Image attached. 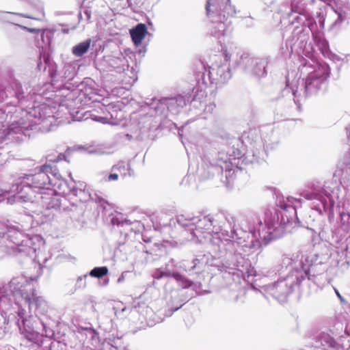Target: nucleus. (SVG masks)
<instances>
[{
    "mask_svg": "<svg viewBox=\"0 0 350 350\" xmlns=\"http://www.w3.org/2000/svg\"><path fill=\"white\" fill-rule=\"evenodd\" d=\"M299 199L291 196L280 197L277 200V208H272L265 213L264 223L259 221L258 226L249 232L235 228V217L228 213H218L203 217L186 218L180 215L178 224L187 228L189 232V241L196 243L208 244L214 252L220 251L223 241L228 245H237L234 253L229 254L224 262L217 265L220 271L237 275L239 278L249 273L250 262L242 252L250 255L256 252L262 243L282 237L288 229L291 221L296 215Z\"/></svg>",
    "mask_w": 350,
    "mask_h": 350,
    "instance_id": "1",
    "label": "nucleus"
},
{
    "mask_svg": "<svg viewBox=\"0 0 350 350\" xmlns=\"http://www.w3.org/2000/svg\"><path fill=\"white\" fill-rule=\"evenodd\" d=\"M61 176L58 170L50 165H42L38 172L27 174L10 190L0 188V201L7 198L8 204L29 203V209L37 215L42 209H57L60 206L59 183Z\"/></svg>",
    "mask_w": 350,
    "mask_h": 350,
    "instance_id": "2",
    "label": "nucleus"
},
{
    "mask_svg": "<svg viewBox=\"0 0 350 350\" xmlns=\"http://www.w3.org/2000/svg\"><path fill=\"white\" fill-rule=\"evenodd\" d=\"M52 89V85L46 83L42 86L35 88L34 92H29L26 96L23 92H16V96L20 102L32 101L33 105L19 122H13L5 129H0V142L13 134L27 135L29 129L42 132L52 130L56 125L55 107L49 104V100L54 96Z\"/></svg>",
    "mask_w": 350,
    "mask_h": 350,
    "instance_id": "3",
    "label": "nucleus"
},
{
    "mask_svg": "<svg viewBox=\"0 0 350 350\" xmlns=\"http://www.w3.org/2000/svg\"><path fill=\"white\" fill-rule=\"evenodd\" d=\"M242 152L238 149L226 147L215 154H207L202 158L204 178L219 176L224 171L227 180L230 183L235 176L236 172L241 169L243 161Z\"/></svg>",
    "mask_w": 350,
    "mask_h": 350,
    "instance_id": "4",
    "label": "nucleus"
},
{
    "mask_svg": "<svg viewBox=\"0 0 350 350\" xmlns=\"http://www.w3.org/2000/svg\"><path fill=\"white\" fill-rule=\"evenodd\" d=\"M311 191H304L301 196L309 200H316L314 208L319 214L332 213L334 207L344 206L346 201V191L336 183H329L324 185L322 193L312 185Z\"/></svg>",
    "mask_w": 350,
    "mask_h": 350,
    "instance_id": "5",
    "label": "nucleus"
},
{
    "mask_svg": "<svg viewBox=\"0 0 350 350\" xmlns=\"http://www.w3.org/2000/svg\"><path fill=\"white\" fill-rule=\"evenodd\" d=\"M7 229L6 252L11 255L37 256L44 245L43 239L38 234L29 236L14 226H4Z\"/></svg>",
    "mask_w": 350,
    "mask_h": 350,
    "instance_id": "6",
    "label": "nucleus"
},
{
    "mask_svg": "<svg viewBox=\"0 0 350 350\" xmlns=\"http://www.w3.org/2000/svg\"><path fill=\"white\" fill-rule=\"evenodd\" d=\"M312 265H304L301 269H295L286 277L273 284L262 286L265 296H271L279 302H285L295 286L299 284L310 271Z\"/></svg>",
    "mask_w": 350,
    "mask_h": 350,
    "instance_id": "7",
    "label": "nucleus"
},
{
    "mask_svg": "<svg viewBox=\"0 0 350 350\" xmlns=\"http://www.w3.org/2000/svg\"><path fill=\"white\" fill-rule=\"evenodd\" d=\"M301 64V71L307 73L304 82L306 96L314 95L325 85L329 77L330 69L327 64L314 62L312 59H304Z\"/></svg>",
    "mask_w": 350,
    "mask_h": 350,
    "instance_id": "8",
    "label": "nucleus"
},
{
    "mask_svg": "<svg viewBox=\"0 0 350 350\" xmlns=\"http://www.w3.org/2000/svg\"><path fill=\"white\" fill-rule=\"evenodd\" d=\"M206 10L211 23V33L221 43V38L228 36L232 31L231 21L228 20L226 15L221 16L217 13V5L214 0H208Z\"/></svg>",
    "mask_w": 350,
    "mask_h": 350,
    "instance_id": "9",
    "label": "nucleus"
},
{
    "mask_svg": "<svg viewBox=\"0 0 350 350\" xmlns=\"http://www.w3.org/2000/svg\"><path fill=\"white\" fill-rule=\"evenodd\" d=\"M105 103L100 105L103 116H98L93 112H85L84 120L91 118L92 120L103 124H115L113 120H120L122 118L121 105L115 103Z\"/></svg>",
    "mask_w": 350,
    "mask_h": 350,
    "instance_id": "10",
    "label": "nucleus"
},
{
    "mask_svg": "<svg viewBox=\"0 0 350 350\" xmlns=\"http://www.w3.org/2000/svg\"><path fill=\"white\" fill-rule=\"evenodd\" d=\"M34 279L31 278L29 281L23 275L17 276L11 280L9 283L10 291L15 295H20L25 300V303L32 304L31 293L34 289V285L32 282Z\"/></svg>",
    "mask_w": 350,
    "mask_h": 350,
    "instance_id": "11",
    "label": "nucleus"
},
{
    "mask_svg": "<svg viewBox=\"0 0 350 350\" xmlns=\"http://www.w3.org/2000/svg\"><path fill=\"white\" fill-rule=\"evenodd\" d=\"M187 104V100L185 96H178L176 98H163L157 103H154L152 108L154 109L156 113H162L163 109L166 107L167 110L172 113H178Z\"/></svg>",
    "mask_w": 350,
    "mask_h": 350,
    "instance_id": "12",
    "label": "nucleus"
},
{
    "mask_svg": "<svg viewBox=\"0 0 350 350\" xmlns=\"http://www.w3.org/2000/svg\"><path fill=\"white\" fill-rule=\"evenodd\" d=\"M86 185L83 183H79L77 187H70L64 180L59 183V193L60 196L72 195L78 197L81 202L87 201L90 197L88 191L85 190Z\"/></svg>",
    "mask_w": 350,
    "mask_h": 350,
    "instance_id": "13",
    "label": "nucleus"
},
{
    "mask_svg": "<svg viewBox=\"0 0 350 350\" xmlns=\"http://www.w3.org/2000/svg\"><path fill=\"white\" fill-rule=\"evenodd\" d=\"M304 5V0H292V12L289 16L290 18L293 20L292 23H294V21H296L304 27L310 25V15L306 11Z\"/></svg>",
    "mask_w": 350,
    "mask_h": 350,
    "instance_id": "14",
    "label": "nucleus"
},
{
    "mask_svg": "<svg viewBox=\"0 0 350 350\" xmlns=\"http://www.w3.org/2000/svg\"><path fill=\"white\" fill-rule=\"evenodd\" d=\"M311 349L312 350H339L340 345L329 334L323 332L314 338Z\"/></svg>",
    "mask_w": 350,
    "mask_h": 350,
    "instance_id": "15",
    "label": "nucleus"
},
{
    "mask_svg": "<svg viewBox=\"0 0 350 350\" xmlns=\"http://www.w3.org/2000/svg\"><path fill=\"white\" fill-rule=\"evenodd\" d=\"M208 75L211 83H224L231 78V72L228 65L223 64L219 66L211 67Z\"/></svg>",
    "mask_w": 350,
    "mask_h": 350,
    "instance_id": "16",
    "label": "nucleus"
},
{
    "mask_svg": "<svg viewBox=\"0 0 350 350\" xmlns=\"http://www.w3.org/2000/svg\"><path fill=\"white\" fill-rule=\"evenodd\" d=\"M241 59L246 65L247 69L251 68V71L254 75L261 77L266 75L267 62L265 59L252 58L247 56L243 57L242 55Z\"/></svg>",
    "mask_w": 350,
    "mask_h": 350,
    "instance_id": "17",
    "label": "nucleus"
},
{
    "mask_svg": "<svg viewBox=\"0 0 350 350\" xmlns=\"http://www.w3.org/2000/svg\"><path fill=\"white\" fill-rule=\"evenodd\" d=\"M139 313L144 319L146 321L147 325L152 326L154 324L159 323L163 320L162 318H157L154 310L150 306L145 304L140 305L139 309L136 308L132 311L133 314Z\"/></svg>",
    "mask_w": 350,
    "mask_h": 350,
    "instance_id": "18",
    "label": "nucleus"
},
{
    "mask_svg": "<svg viewBox=\"0 0 350 350\" xmlns=\"http://www.w3.org/2000/svg\"><path fill=\"white\" fill-rule=\"evenodd\" d=\"M35 323L34 319L30 320V321H26L25 323H22V324L18 323V328L20 333L28 340L31 342H36L38 338L39 334L38 332L34 330L33 324Z\"/></svg>",
    "mask_w": 350,
    "mask_h": 350,
    "instance_id": "19",
    "label": "nucleus"
},
{
    "mask_svg": "<svg viewBox=\"0 0 350 350\" xmlns=\"http://www.w3.org/2000/svg\"><path fill=\"white\" fill-rule=\"evenodd\" d=\"M30 297H31L32 304L29 306V309L31 310V308L34 306L36 310L40 314H44L48 312L49 306L48 302L40 296H38L36 293L35 289L31 293Z\"/></svg>",
    "mask_w": 350,
    "mask_h": 350,
    "instance_id": "20",
    "label": "nucleus"
},
{
    "mask_svg": "<svg viewBox=\"0 0 350 350\" xmlns=\"http://www.w3.org/2000/svg\"><path fill=\"white\" fill-rule=\"evenodd\" d=\"M146 33L147 28L143 23L138 24L135 28L130 30L132 40L136 46H139L142 43Z\"/></svg>",
    "mask_w": 350,
    "mask_h": 350,
    "instance_id": "21",
    "label": "nucleus"
},
{
    "mask_svg": "<svg viewBox=\"0 0 350 350\" xmlns=\"http://www.w3.org/2000/svg\"><path fill=\"white\" fill-rule=\"evenodd\" d=\"M150 304L152 306V308L154 310V311L157 312H160L163 309L167 307L168 310H170V312L169 314H165V315H169V316H170L172 314V312L178 310L181 306V305H180L179 306H177L174 308H173L172 306V304H170L168 301H165L164 299V298H163V297H159V298L151 301Z\"/></svg>",
    "mask_w": 350,
    "mask_h": 350,
    "instance_id": "22",
    "label": "nucleus"
},
{
    "mask_svg": "<svg viewBox=\"0 0 350 350\" xmlns=\"http://www.w3.org/2000/svg\"><path fill=\"white\" fill-rule=\"evenodd\" d=\"M113 172H118L122 177L132 176L134 174L133 170L131 167L129 162L120 161L112 167Z\"/></svg>",
    "mask_w": 350,
    "mask_h": 350,
    "instance_id": "23",
    "label": "nucleus"
},
{
    "mask_svg": "<svg viewBox=\"0 0 350 350\" xmlns=\"http://www.w3.org/2000/svg\"><path fill=\"white\" fill-rule=\"evenodd\" d=\"M237 50V46L232 42L228 41L227 44H221V51L226 62L229 61L234 55L238 56L239 52Z\"/></svg>",
    "mask_w": 350,
    "mask_h": 350,
    "instance_id": "24",
    "label": "nucleus"
},
{
    "mask_svg": "<svg viewBox=\"0 0 350 350\" xmlns=\"http://www.w3.org/2000/svg\"><path fill=\"white\" fill-rule=\"evenodd\" d=\"M90 44H91V40L88 39L85 41L80 42L79 44H77L72 49V52L73 55H75L77 57L82 56L89 49V48L90 46Z\"/></svg>",
    "mask_w": 350,
    "mask_h": 350,
    "instance_id": "25",
    "label": "nucleus"
},
{
    "mask_svg": "<svg viewBox=\"0 0 350 350\" xmlns=\"http://www.w3.org/2000/svg\"><path fill=\"white\" fill-rule=\"evenodd\" d=\"M38 36L42 41V43H40L39 39L38 40V44L39 47L44 49L50 46L52 38V33L50 31H42L40 33Z\"/></svg>",
    "mask_w": 350,
    "mask_h": 350,
    "instance_id": "26",
    "label": "nucleus"
},
{
    "mask_svg": "<svg viewBox=\"0 0 350 350\" xmlns=\"http://www.w3.org/2000/svg\"><path fill=\"white\" fill-rule=\"evenodd\" d=\"M172 277L175 279L178 284L183 288L190 287L193 283L192 281L176 272L172 271Z\"/></svg>",
    "mask_w": 350,
    "mask_h": 350,
    "instance_id": "27",
    "label": "nucleus"
},
{
    "mask_svg": "<svg viewBox=\"0 0 350 350\" xmlns=\"http://www.w3.org/2000/svg\"><path fill=\"white\" fill-rule=\"evenodd\" d=\"M108 273V269L107 267H95L90 271L89 275L94 278H101Z\"/></svg>",
    "mask_w": 350,
    "mask_h": 350,
    "instance_id": "28",
    "label": "nucleus"
},
{
    "mask_svg": "<svg viewBox=\"0 0 350 350\" xmlns=\"http://www.w3.org/2000/svg\"><path fill=\"white\" fill-rule=\"evenodd\" d=\"M17 314L21 319L22 323L30 321V320L35 319L33 316L31 314L30 309L29 312H27L26 310L20 307L17 311Z\"/></svg>",
    "mask_w": 350,
    "mask_h": 350,
    "instance_id": "29",
    "label": "nucleus"
},
{
    "mask_svg": "<svg viewBox=\"0 0 350 350\" xmlns=\"http://www.w3.org/2000/svg\"><path fill=\"white\" fill-rule=\"evenodd\" d=\"M9 306L5 287H0V309L5 310Z\"/></svg>",
    "mask_w": 350,
    "mask_h": 350,
    "instance_id": "30",
    "label": "nucleus"
},
{
    "mask_svg": "<svg viewBox=\"0 0 350 350\" xmlns=\"http://www.w3.org/2000/svg\"><path fill=\"white\" fill-rule=\"evenodd\" d=\"M172 271H173L168 269H167V270L158 269L154 271V273H152V276L154 279L160 280L161 278H162L163 277L172 276Z\"/></svg>",
    "mask_w": 350,
    "mask_h": 350,
    "instance_id": "31",
    "label": "nucleus"
},
{
    "mask_svg": "<svg viewBox=\"0 0 350 350\" xmlns=\"http://www.w3.org/2000/svg\"><path fill=\"white\" fill-rule=\"evenodd\" d=\"M240 293L237 291L228 292V294H225L226 299L229 301L237 302L239 300Z\"/></svg>",
    "mask_w": 350,
    "mask_h": 350,
    "instance_id": "32",
    "label": "nucleus"
},
{
    "mask_svg": "<svg viewBox=\"0 0 350 350\" xmlns=\"http://www.w3.org/2000/svg\"><path fill=\"white\" fill-rule=\"evenodd\" d=\"M88 275H83L78 277L76 282V286L79 288H83L86 286V281L85 279Z\"/></svg>",
    "mask_w": 350,
    "mask_h": 350,
    "instance_id": "33",
    "label": "nucleus"
},
{
    "mask_svg": "<svg viewBox=\"0 0 350 350\" xmlns=\"http://www.w3.org/2000/svg\"><path fill=\"white\" fill-rule=\"evenodd\" d=\"M113 310L116 314L123 313L126 310V306H123V304L120 301H118L113 306Z\"/></svg>",
    "mask_w": 350,
    "mask_h": 350,
    "instance_id": "34",
    "label": "nucleus"
},
{
    "mask_svg": "<svg viewBox=\"0 0 350 350\" xmlns=\"http://www.w3.org/2000/svg\"><path fill=\"white\" fill-rule=\"evenodd\" d=\"M122 225H124V224H127V225L134 224L135 228H137V231H139L143 227L142 225L141 224V223L137 221L131 222L130 220H125L122 222Z\"/></svg>",
    "mask_w": 350,
    "mask_h": 350,
    "instance_id": "35",
    "label": "nucleus"
},
{
    "mask_svg": "<svg viewBox=\"0 0 350 350\" xmlns=\"http://www.w3.org/2000/svg\"><path fill=\"white\" fill-rule=\"evenodd\" d=\"M42 325L43 326L44 335L46 337H51L53 335V332L51 329H48L43 322H42Z\"/></svg>",
    "mask_w": 350,
    "mask_h": 350,
    "instance_id": "36",
    "label": "nucleus"
},
{
    "mask_svg": "<svg viewBox=\"0 0 350 350\" xmlns=\"http://www.w3.org/2000/svg\"><path fill=\"white\" fill-rule=\"evenodd\" d=\"M226 12H227L228 16H232L235 14V10L230 5H226L224 8Z\"/></svg>",
    "mask_w": 350,
    "mask_h": 350,
    "instance_id": "37",
    "label": "nucleus"
},
{
    "mask_svg": "<svg viewBox=\"0 0 350 350\" xmlns=\"http://www.w3.org/2000/svg\"><path fill=\"white\" fill-rule=\"evenodd\" d=\"M118 174L116 172L109 175L107 180L109 181L116 180L118 178Z\"/></svg>",
    "mask_w": 350,
    "mask_h": 350,
    "instance_id": "38",
    "label": "nucleus"
},
{
    "mask_svg": "<svg viewBox=\"0 0 350 350\" xmlns=\"http://www.w3.org/2000/svg\"><path fill=\"white\" fill-rule=\"evenodd\" d=\"M320 44H321L323 52L328 51L329 46H328V44H327V41H325L324 40H321L320 42Z\"/></svg>",
    "mask_w": 350,
    "mask_h": 350,
    "instance_id": "39",
    "label": "nucleus"
},
{
    "mask_svg": "<svg viewBox=\"0 0 350 350\" xmlns=\"http://www.w3.org/2000/svg\"><path fill=\"white\" fill-rule=\"evenodd\" d=\"M175 267V265H174V260L173 259L170 260L169 261V262L166 265V267L165 268V270H167L168 269H170L172 271V267Z\"/></svg>",
    "mask_w": 350,
    "mask_h": 350,
    "instance_id": "40",
    "label": "nucleus"
},
{
    "mask_svg": "<svg viewBox=\"0 0 350 350\" xmlns=\"http://www.w3.org/2000/svg\"><path fill=\"white\" fill-rule=\"evenodd\" d=\"M334 291L337 295V297H338V299H340V302L342 304H345L346 303V301L345 299V298L340 295V293H339V291L337 290V289H334Z\"/></svg>",
    "mask_w": 350,
    "mask_h": 350,
    "instance_id": "41",
    "label": "nucleus"
},
{
    "mask_svg": "<svg viewBox=\"0 0 350 350\" xmlns=\"http://www.w3.org/2000/svg\"><path fill=\"white\" fill-rule=\"evenodd\" d=\"M105 349L107 350H119L116 347L111 345L109 342L105 345Z\"/></svg>",
    "mask_w": 350,
    "mask_h": 350,
    "instance_id": "42",
    "label": "nucleus"
},
{
    "mask_svg": "<svg viewBox=\"0 0 350 350\" xmlns=\"http://www.w3.org/2000/svg\"><path fill=\"white\" fill-rule=\"evenodd\" d=\"M215 106L213 104H209L208 105L206 106L205 111H208L210 113H212L214 110Z\"/></svg>",
    "mask_w": 350,
    "mask_h": 350,
    "instance_id": "43",
    "label": "nucleus"
},
{
    "mask_svg": "<svg viewBox=\"0 0 350 350\" xmlns=\"http://www.w3.org/2000/svg\"><path fill=\"white\" fill-rule=\"evenodd\" d=\"M151 121V116H146L143 118H142V120L139 122V124H144V123H146V122H150Z\"/></svg>",
    "mask_w": 350,
    "mask_h": 350,
    "instance_id": "44",
    "label": "nucleus"
},
{
    "mask_svg": "<svg viewBox=\"0 0 350 350\" xmlns=\"http://www.w3.org/2000/svg\"><path fill=\"white\" fill-rule=\"evenodd\" d=\"M84 14L87 18L88 21H90V18H91V11L89 10H85L84 11Z\"/></svg>",
    "mask_w": 350,
    "mask_h": 350,
    "instance_id": "45",
    "label": "nucleus"
},
{
    "mask_svg": "<svg viewBox=\"0 0 350 350\" xmlns=\"http://www.w3.org/2000/svg\"><path fill=\"white\" fill-rule=\"evenodd\" d=\"M193 266L191 267V269H193L198 266V264L200 263V260H198V258H195L193 260Z\"/></svg>",
    "mask_w": 350,
    "mask_h": 350,
    "instance_id": "46",
    "label": "nucleus"
},
{
    "mask_svg": "<svg viewBox=\"0 0 350 350\" xmlns=\"http://www.w3.org/2000/svg\"><path fill=\"white\" fill-rule=\"evenodd\" d=\"M290 88H291V90H292V93H293V94L294 97H295V98H296V96H297V94L298 93V90H297V89H294V88H293V87H291ZM294 99L295 100V98H294Z\"/></svg>",
    "mask_w": 350,
    "mask_h": 350,
    "instance_id": "47",
    "label": "nucleus"
},
{
    "mask_svg": "<svg viewBox=\"0 0 350 350\" xmlns=\"http://www.w3.org/2000/svg\"><path fill=\"white\" fill-rule=\"evenodd\" d=\"M64 159V154H59L58 155V157H57V159H56L55 160H54V161H59V160H62V159Z\"/></svg>",
    "mask_w": 350,
    "mask_h": 350,
    "instance_id": "48",
    "label": "nucleus"
},
{
    "mask_svg": "<svg viewBox=\"0 0 350 350\" xmlns=\"http://www.w3.org/2000/svg\"><path fill=\"white\" fill-rule=\"evenodd\" d=\"M23 16L25 18H33V19H38V20H41L42 18L41 17H38V18H35L33 16H29V15H24L23 14Z\"/></svg>",
    "mask_w": 350,
    "mask_h": 350,
    "instance_id": "49",
    "label": "nucleus"
},
{
    "mask_svg": "<svg viewBox=\"0 0 350 350\" xmlns=\"http://www.w3.org/2000/svg\"><path fill=\"white\" fill-rule=\"evenodd\" d=\"M124 276H122V275L121 277H120V278L118 279V283H120V282H122V281H124Z\"/></svg>",
    "mask_w": 350,
    "mask_h": 350,
    "instance_id": "50",
    "label": "nucleus"
},
{
    "mask_svg": "<svg viewBox=\"0 0 350 350\" xmlns=\"http://www.w3.org/2000/svg\"><path fill=\"white\" fill-rule=\"evenodd\" d=\"M138 116H139L138 113H134L132 115V118L135 119V118H137L138 117Z\"/></svg>",
    "mask_w": 350,
    "mask_h": 350,
    "instance_id": "51",
    "label": "nucleus"
},
{
    "mask_svg": "<svg viewBox=\"0 0 350 350\" xmlns=\"http://www.w3.org/2000/svg\"><path fill=\"white\" fill-rule=\"evenodd\" d=\"M40 14L42 15V17L44 15L42 7H41V8H40Z\"/></svg>",
    "mask_w": 350,
    "mask_h": 350,
    "instance_id": "52",
    "label": "nucleus"
},
{
    "mask_svg": "<svg viewBox=\"0 0 350 350\" xmlns=\"http://www.w3.org/2000/svg\"><path fill=\"white\" fill-rule=\"evenodd\" d=\"M196 101H197V100H196V98L195 97V98L193 99V100H192V104L193 105V106H195V105H196Z\"/></svg>",
    "mask_w": 350,
    "mask_h": 350,
    "instance_id": "53",
    "label": "nucleus"
},
{
    "mask_svg": "<svg viewBox=\"0 0 350 350\" xmlns=\"http://www.w3.org/2000/svg\"><path fill=\"white\" fill-rule=\"evenodd\" d=\"M4 234H5L4 230H0V237H1V236H3V235H4Z\"/></svg>",
    "mask_w": 350,
    "mask_h": 350,
    "instance_id": "54",
    "label": "nucleus"
},
{
    "mask_svg": "<svg viewBox=\"0 0 350 350\" xmlns=\"http://www.w3.org/2000/svg\"><path fill=\"white\" fill-rule=\"evenodd\" d=\"M286 86L287 87L290 86L288 78L287 79V81H286Z\"/></svg>",
    "mask_w": 350,
    "mask_h": 350,
    "instance_id": "55",
    "label": "nucleus"
},
{
    "mask_svg": "<svg viewBox=\"0 0 350 350\" xmlns=\"http://www.w3.org/2000/svg\"><path fill=\"white\" fill-rule=\"evenodd\" d=\"M340 59V58L338 57H336V58L334 59V60H336V61H339Z\"/></svg>",
    "mask_w": 350,
    "mask_h": 350,
    "instance_id": "56",
    "label": "nucleus"
},
{
    "mask_svg": "<svg viewBox=\"0 0 350 350\" xmlns=\"http://www.w3.org/2000/svg\"><path fill=\"white\" fill-rule=\"evenodd\" d=\"M29 31H31V32H33V31H36V29H29Z\"/></svg>",
    "mask_w": 350,
    "mask_h": 350,
    "instance_id": "57",
    "label": "nucleus"
},
{
    "mask_svg": "<svg viewBox=\"0 0 350 350\" xmlns=\"http://www.w3.org/2000/svg\"><path fill=\"white\" fill-rule=\"evenodd\" d=\"M89 152L92 153V152H95L96 151L95 150H90Z\"/></svg>",
    "mask_w": 350,
    "mask_h": 350,
    "instance_id": "58",
    "label": "nucleus"
},
{
    "mask_svg": "<svg viewBox=\"0 0 350 350\" xmlns=\"http://www.w3.org/2000/svg\"><path fill=\"white\" fill-rule=\"evenodd\" d=\"M105 283L107 284L108 283V280L105 281Z\"/></svg>",
    "mask_w": 350,
    "mask_h": 350,
    "instance_id": "59",
    "label": "nucleus"
},
{
    "mask_svg": "<svg viewBox=\"0 0 350 350\" xmlns=\"http://www.w3.org/2000/svg\"><path fill=\"white\" fill-rule=\"evenodd\" d=\"M2 14H4V12H0V15Z\"/></svg>",
    "mask_w": 350,
    "mask_h": 350,
    "instance_id": "60",
    "label": "nucleus"
},
{
    "mask_svg": "<svg viewBox=\"0 0 350 350\" xmlns=\"http://www.w3.org/2000/svg\"><path fill=\"white\" fill-rule=\"evenodd\" d=\"M11 14H17L16 13H14V12H11Z\"/></svg>",
    "mask_w": 350,
    "mask_h": 350,
    "instance_id": "61",
    "label": "nucleus"
}]
</instances>
